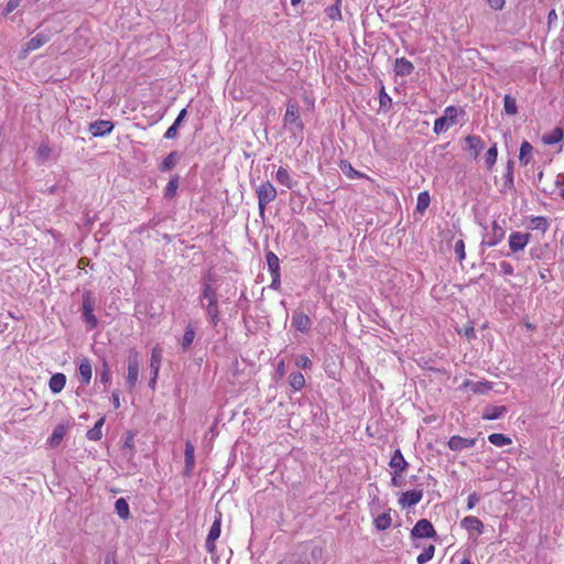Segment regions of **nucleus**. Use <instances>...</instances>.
I'll use <instances>...</instances> for the list:
<instances>
[{"label": "nucleus", "instance_id": "nucleus-36", "mask_svg": "<svg viewBox=\"0 0 564 564\" xmlns=\"http://www.w3.org/2000/svg\"><path fill=\"white\" fill-rule=\"evenodd\" d=\"M205 301L207 303L218 302L216 291L208 284L204 286L203 295H202V304L205 306Z\"/></svg>", "mask_w": 564, "mask_h": 564}, {"label": "nucleus", "instance_id": "nucleus-55", "mask_svg": "<svg viewBox=\"0 0 564 564\" xmlns=\"http://www.w3.org/2000/svg\"><path fill=\"white\" fill-rule=\"evenodd\" d=\"M489 6L495 10H500L505 6V0H488Z\"/></svg>", "mask_w": 564, "mask_h": 564}, {"label": "nucleus", "instance_id": "nucleus-17", "mask_svg": "<svg viewBox=\"0 0 564 564\" xmlns=\"http://www.w3.org/2000/svg\"><path fill=\"white\" fill-rule=\"evenodd\" d=\"M413 64L410 61L405 59L404 57L395 59L394 72L397 75L408 76L413 72Z\"/></svg>", "mask_w": 564, "mask_h": 564}, {"label": "nucleus", "instance_id": "nucleus-4", "mask_svg": "<svg viewBox=\"0 0 564 564\" xmlns=\"http://www.w3.org/2000/svg\"><path fill=\"white\" fill-rule=\"evenodd\" d=\"M285 126H294L295 129L302 130L303 123L300 119V107L296 102L289 101L286 106V112L284 116Z\"/></svg>", "mask_w": 564, "mask_h": 564}, {"label": "nucleus", "instance_id": "nucleus-23", "mask_svg": "<svg viewBox=\"0 0 564 564\" xmlns=\"http://www.w3.org/2000/svg\"><path fill=\"white\" fill-rule=\"evenodd\" d=\"M162 352H163L162 348L159 346H155L151 352L150 367H151L152 371L155 372V376L159 375V370H160L161 361H162Z\"/></svg>", "mask_w": 564, "mask_h": 564}, {"label": "nucleus", "instance_id": "nucleus-46", "mask_svg": "<svg viewBox=\"0 0 564 564\" xmlns=\"http://www.w3.org/2000/svg\"><path fill=\"white\" fill-rule=\"evenodd\" d=\"M22 0H9L4 10V14H9L13 10H15L20 4Z\"/></svg>", "mask_w": 564, "mask_h": 564}, {"label": "nucleus", "instance_id": "nucleus-49", "mask_svg": "<svg viewBox=\"0 0 564 564\" xmlns=\"http://www.w3.org/2000/svg\"><path fill=\"white\" fill-rule=\"evenodd\" d=\"M391 104V98L389 97V95L384 91V88L382 87L381 88V91H380V106L381 107H387Z\"/></svg>", "mask_w": 564, "mask_h": 564}, {"label": "nucleus", "instance_id": "nucleus-2", "mask_svg": "<svg viewBox=\"0 0 564 564\" xmlns=\"http://www.w3.org/2000/svg\"><path fill=\"white\" fill-rule=\"evenodd\" d=\"M276 189L270 182H265L258 187L257 196L259 213L262 218L264 217L265 206L273 202L276 198Z\"/></svg>", "mask_w": 564, "mask_h": 564}, {"label": "nucleus", "instance_id": "nucleus-56", "mask_svg": "<svg viewBox=\"0 0 564 564\" xmlns=\"http://www.w3.org/2000/svg\"><path fill=\"white\" fill-rule=\"evenodd\" d=\"M177 188V182L176 181H170L166 187V195H173L174 192Z\"/></svg>", "mask_w": 564, "mask_h": 564}, {"label": "nucleus", "instance_id": "nucleus-44", "mask_svg": "<svg viewBox=\"0 0 564 564\" xmlns=\"http://www.w3.org/2000/svg\"><path fill=\"white\" fill-rule=\"evenodd\" d=\"M497 155H498V152H497V148L496 145L491 147L488 151H487V154H486V164H487V167L488 169H491L494 166V164L496 163L497 161Z\"/></svg>", "mask_w": 564, "mask_h": 564}, {"label": "nucleus", "instance_id": "nucleus-12", "mask_svg": "<svg viewBox=\"0 0 564 564\" xmlns=\"http://www.w3.org/2000/svg\"><path fill=\"white\" fill-rule=\"evenodd\" d=\"M423 497L422 490H410L403 492L399 498V503L402 508L415 506Z\"/></svg>", "mask_w": 564, "mask_h": 564}, {"label": "nucleus", "instance_id": "nucleus-27", "mask_svg": "<svg viewBox=\"0 0 564 564\" xmlns=\"http://www.w3.org/2000/svg\"><path fill=\"white\" fill-rule=\"evenodd\" d=\"M66 434V427L62 424L54 427L53 433L50 438V444L52 447H56L62 442L63 437Z\"/></svg>", "mask_w": 564, "mask_h": 564}, {"label": "nucleus", "instance_id": "nucleus-8", "mask_svg": "<svg viewBox=\"0 0 564 564\" xmlns=\"http://www.w3.org/2000/svg\"><path fill=\"white\" fill-rule=\"evenodd\" d=\"M50 41V35L46 34V33H37L34 37H32L25 45L24 47L22 48L21 51V57L22 58H25L26 55L32 52V51H35L37 48H40L41 46H43L45 43H47Z\"/></svg>", "mask_w": 564, "mask_h": 564}, {"label": "nucleus", "instance_id": "nucleus-37", "mask_svg": "<svg viewBox=\"0 0 564 564\" xmlns=\"http://www.w3.org/2000/svg\"><path fill=\"white\" fill-rule=\"evenodd\" d=\"M562 138H563L562 129L555 128L549 134L543 135V142L545 144H554V143L560 142L562 140Z\"/></svg>", "mask_w": 564, "mask_h": 564}, {"label": "nucleus", "instance_id": "nucleus-10", "mask_svg": "<svg viewBox=\"0 0 564 564\" xmlns=\"http://www.w3.org/2000/svg\"><path fill=\"white\" fill-rule=\"evenodd\" d=\"M220 527H221V514L216 517V519L213 522V525L209 530V533L206 539V549L208 552H214L215 550V542L220 535Z\"/></svg>", "mask_w": 564, "mask_h": 564}, {"label": "nucleus", "instance_id": "nucleus-7", "mask_svg": "<svg viewBox=\"0 0 564 564\" xmlns=\"http://www.w3.org/2000/svg\"><path fill=\"white\" fill-rule=\"evenodd\" d=\"M279 258L272 251L267 253V264L272 275L271 286L278 289L280 285V263Z\"/></svg>", "mask_w": 564, "mask_h": 564}, {"label": "nucleus", "instance_id": "nucleus-52", "mask_svg": "<svg viewBox=\"0 0 564 564\" xmlns=\"http://www.w3.org/2000/svg\"><path fill=\"white\" fill-rule=\"evenodd\" d=\"M110 380V371H109V368L108 366L105 364L104 365V370L101 371L100 373V381L106 383Z\"/></svg>", "mask_w": 564, "mask_h": 564}, {"label": "nucleus", "instance_id": "nucleus-64", "mask_svg": "<svg viewBox=\"0 0 564 564\" xmlns=\"http://www.w3.org/2000/svg\"><path fill=\"white\" fill-rule=\"evenodd\" d=\"M391 481H392L393 486H400V482H399L397 476H393Z\"/></svg>", "mask_w": 564, "mask_h": 564}, {"label": "nucleus", "instance_id": "nucleus-22", "mask_svg": "<svg viewBox=\"0 0 564 564\" xmlns=\"http://www.w3.org/2000/svg\"><path fill=\"white\" fill-rule=\"evenodd\" d=\"M505 237V230L497 221L492 223V236L491 238L485 242L489 247H494L499 243Z\"/></svg>", "mask_w": 564, "mask_h": 564}, {"label": "nucleus", "instance_id": "nucleus-33", "mask_svg": "<svg viewBox=\"0 0 564 564\" xmlns=\"http://www.w3.org/2000/svg\"><path fill=\"white\" fill-rule=\"evenodd\" d=\"M391 516L389 512H383L375 519V527L378 530H386L391 525Z\"/></svg>", "mask_w": 564, "mask_h": 564}, {"label": "nucleus", "instance_id": "nucleus-31", "mask_svg": "<svg viewBox=\"0 0 564 564\" xmlns=\"http://www.w3.org/2000/svg\"><path fill=\"white\" fill-rule=\"evenodd\" d=\"M116 511L121 519H128L130 516L129 505L124 498H119L115 503Z\"/></svg>", "mask_w": 564, "mask_h": 564}, {"label": "nucleus", "instance_id": "nucleus-51", "mask_svg": "<svg viewBox=\"0 0 564 564\" xmlns=\"http://www.w3.org/2000/svg\"><path fill=\"white\" fill-rule=\"evenodd\" d=\"M311 364V360L306 356H300L296 360V365L302 368H308Z\"/></svg>", "mask_w": 564, "mask_h": 564}, {"label": "nucleus", "instance_id": "nucleus-32", "mask_svg": "<svg viewBox=\"0 0 564 564\" xmlns=\"http://www.w3.org/2000/svg\"><path fill=\"white\" fill-rule=\"evenodd\" d=\"M180 160V155L177 152H171L161 163V171H170L172 170L177 161Z\"/></svg>", "mask_w": 564, "mask_h": 564}, {"label": "nucleus", "instance_id": "nucleus-48", "mask_svg": "<svg viewBox=\"0 0 564 564\" xmlns=\"http://www.w3.org/2000/svg\"><path fill=\"white\" fill-rule=\"evenodd\" d=\"M479 501V496L476 492L469 495L467 500V509L471 510Z\"/></svg>", "mask_w": 564, "mask_h": 564}, {"label": "nucleus", "instance_id": "nucleus-21", "mask_svg": "<svg viewBox=\"0 0 564 564\" xmlns=\"http://www.w3.org/2000/svg\"><path fill=\"white\" fill-rule=\"evenodd\" d=\"M66 383V377L64 373H55L51 377L48 387L53 393L61 392Z\"/></svg>", "mask_w": 564, "mask_h": 564}, {"label": "nucleus", "instance_id": "nucleus-54", "mask_svg": "<svg viewBox=\"0 0 564 564\" xmlns=\"http://www.w3.org/2000/svg\"><path fill=\"white\" fill-rule=\"evenodd\" d=\"M133 445H134L133 436L131 434L127 435L124 444H123V449H128L129 452H132Z\"/></svg>", "mask_w": 564, "mask_h": 564}, {"label": "nucleus", "instance_id": "nucleus-35", "mask_svg": "<svg viewBox=\"0 0 564 564\" xmlns=\"http://www.w3.org/2000/svg\"><path fill=\"white\" fill-rule=\"evenodd\" d=\"M205 308L208 317L210 318V322L214 325H217V323L219 322V310L217 302L206 303Z\"/></svg>", "mask_w": 564, "mask_h": 564}, {"label": "nucleus", "instance_id": "nucleus-11", "mask_svg": "<svg viewBox=\"0 0 564 564\" xmlns=\"http://www.w3.org/2000/svg\"><path fill=\"white\" fill-rule=\"evenodd\" d=\"M113 129V123L108 120H98L89 124V132L94 137H102L110 133Z\"/></svg>", "mask_w": 564, "mask_h": 564}, {"label": "nucleus", "instance_id": "nucleus-47", "mask_svg": "<svg viewBox=\"0 0 564 564\" xmlns=\"http://www.w3.org/2000/svg\"><path fill=\"white\" fill-rule=\"evenodd\" d=\"M499 267L503 274H506V275L513 274V267L509 262L502 261V262H500Z\"/></svg>", "mask_w": 564, "mask_h": 564}, {"label": "nucleus", "instance_id": "nucleus-45", "mask_svg": "<svg viewBox=\"0 0 564 564\" xmlns=\"http://www.w3.org/2000/svg\"><path fill=\"white\" fill-rule=\"evenodd\" d=\"M455 253L457 254L459 261L465 259V243L463 240L456 241Z\"/></svg>", "mask_w": 564, "mask_h": 564}, {"label": "nucleus", "instance_id": "nucleus-60", "mask_svg": "<svg viewBox=\"0 0 564 564\" xmlns=\"http://www.w3.org/2000/svg\"><path fill=\"white\" fill-rule=\"evenodd\" d=\"M556 20H557V14H556L555 10H551V11L549 12V14H547V21H549V23H552V22H554V21H556Z\"/></svg>", "mask_w": 564, "mask_h": 564}, {"label": "nucleus", "instance_id": "nucleus-62", "mask_svg": "<svg viewBox=\"0 0 564 564\" xmlns=\"http://www.w3.org/2000/svg\"><path fill=\"white\" fill-rule=\"evenodd\" d=\"M39 151H40L41 155H47L50 152V149L47 147L42 145Z\"/></svg>", "mask_w": 564, "mask_h": 564}, {"label": "nucleus", "instance_id": "nucleus-13", "mask_svg": "<svg viewBox=\"0 0 564 564\" xmlns=\"http://www.w3.org/2000/svg\"><path fill=\"white\" fill-rule=\"evenodd\" d=\"M475 443H476L475 438H464V437L455 435L449 438L448 447L452 451L459 452L465 448L473 447L475 445Z\"/></svg>", "mask_w": 564, "mask_h": 564}, {"label": "nucleus", "instance_id": "nucleus-6", "mask_svg": "<svg viewBox=\"0 0 564 564\" xmlns=\"http://www.w3.org/2000/svg\"><path fill=\"white\" fill-rule=\"evenodd\" d=\"M411 535L412 538H433L436 535V531L429 520L421 519L412 529Z\"/></svg>", "mask_w": 564, "mask_h": 564}, {"label": "nucleus", "instance_id": "nucleus-18", "mask_svg": "<svg viewBox=\"0 0 564 564\" xmlns=\"http://www.w3.org/2000/svg\"><path fill=\"white\" fill-rule=\"evenodd\" d=\"M292 325L301 332H306L311 326V319L304 313H295L292 316Z\"/></svg>", "mask_w": 564, "mask_h": 564}, {"label": "nucleus", "instance_id": "nucleus-42", "mask_svg": "<svg viewBox=\"0 0 564 564\" xmlns=\"http://www.w3.org/2000/svg\"><path fill=\"white\" fill-rule=\"evenodd\" d=\"M503 107H505V111L508 113V115H516L518 112V107H517V102H516V99L512 98L511 96L509 95H506L505 96V99H503Z\"/></svg>", "mask_w": 564, "mask_h": 564}, {"label": "nucleus", "instance_id": "nucleus-53", "mask_svg": "<svg viewBox=\"0 0 564 564\" xmlns=\"http://www.w3.org/2000/svg\"><path fill=\"white\" fill-rule=\"evenodd\" d=\"M328 15L330 19H340L341 18L340 10L335 6H333L328 9Z\"/></svg>", "mask_w": 564, "mask_h": 564}, {"label": "nucleus", "instance_id": "nucleus-26", "mask_svg": "<svg viewBox=\"0 0 564 564\" xmlns=\"http://www.w3.org/2000/svg\"><path fill=\"white\" fill-rule=\"evenodd\" d=\"M507 411L506 406H487L484 410L482 417L485 420H497Z\"/></svg>", "mask_w": 564, "mask_h": 564}, {"label": "nucleus", "instance_id": "nucleus-43", "mask_svg": "<svg viewBox=\"0 0 564 564\" xmlns=\"http://www.w3.org/2000/svg\"><path fill=\"white\" fill-rule=\"evenodd\" d=\"M531 224H532L533 229L541 230L542 232H545L549 228V223H547L546 218H544L542 216L534 217L531 220Z\"/></svg>", "mask_w": 564, "mask_h": 564}, {"label": "nucleus", "instance_id": "nucleus-16", "mask_svg": "<svg viewBox=\"0 0 564 564\" xmlns=\"http://www.w3.org/2000/svg\"><path fill=\"white\" fill-rule=\"evenodd\" d=\"M467 149L477 158L485 148L484 141L478 135H467L465 139Z\"/></svg>", "mask_w": 564, "mask_h": 564}, {"label": "nucleus", "instance_id": "nucleus-41", "mask_svg": "<svg viewBox=\"0 0 564 564\" xmlns=\"http://www.w3.org/2000/svg\"><path fill=\"white\" fill-rule=\"evenodd\" d=\"M435 546L433 544L424 549V551L417 556L416 561L419 564H425L433 558Z\"/></svg>", "mask_w": 564, "mask_h": 564}, {"label": "nucleus", "instance_id": "nucleus-28", "mask_svg": "<svg viewBox=\"0 0 564 564\" xmlns=\"http://www.w3.org/2000/svg\"><path fill=\"white\" fill-rule=\"evenodd\" d=\"M105 423V417H100L94 425L93 429H90L87 432V437L90 441H99L102 437L101 427Z\"/></svg>", "mask_w": 564, "mask_h": 564}, {"label": "nucleus", "instance_id": "nucleus-58", "mask_svg": "<svg viewBox=\"0 0 564 564\" xmlns=\"http://www.w3.org/2000/svg\"><path fill=\"white\" fill-rule=\"evenodd\" d=\"M111 400L113 403V406L118 409L120 406V399H119V391L116 390L112 392Z\"/></svg>", "mask_w": 564, "mask_h": 564}, {"label": "nucleus", "instance_id": "nucleus-63", "mask_svg": "<svg viewBox=\"0 0 564 564\" xmlns=\"http://www.w3.org/2000/svg\"><path fill=\"white\" fill-rule=\"evenodd\" d=\"M278 370L280 371L281 375H283V371H284V361H281L278 366Z\"/></svg>", "mask_w": 564, "mask_h": 564}, {"label": "nucleus", "instance_id": "nucleus-29", "mask_svg": "<svg viewBox=\"0 0 564 564\" xmlns=\"http://www.w3.org/2000/svg\"><path fill=\"white\" fill-rule=\"evenodd\" d=\"M532 151H533V147L528 141H523L521 144V148H520L519 161L522 164L527 165L532 155Z\"/></svg>", "mask_w": 564, "mask_h": 564}, {"label": "nucleus", "instance_id": "nucleus-5", "mask_svg": "<svg viewBox=\"0 0 564 564\" xmlns=\"http://www.w3.org/2000/svg\"><path fill=\"white\" fill-rule=\"evenodd\" d=\"M528 232L514 231L509 236V248L512 253L523 250L530 241Z\"/></svg>", "mask_w": 564, "mask_h": 564}, {"label": "nucleus", "instance_id": "nucleus-25", "mask_svg": "<svg viewBox=\"0 0 564 564\" xmlns=\"http://www.w3.org/2000/svg\"><path fill=\"white\" fill-rule=\"evenodd\" d=\"M275 180L280 184H282L285 187H288L289 189L293 188L294 183L292 182L290 173L283 166H280L278 169L276 174H275Z\"/></svg>", "mask_w": 564, "mask_h": 564}, {"label": "nucleus", "instance_id": "nucleus-3", "mask_svg": "<svg viewBox=\"0 0 564 564\" xmlns=\"http://www.w3.org/2000/svg\"><path fill=\"white\" fill-rule=\"evenodd\" d=\"M127 383L130 389H133L138 382L139 369H140V355L135 349H131L127 357Z\"/></svg>", "mask_w": 564, "mask_h": 564}, {"label": "nucleus", "instance_id": "nucleus-15", "mask_svg": "<svg viewBox=\"0 0 564 564\" xmlns=\"http://www.w3.org/2000/svg\"><path fill=\"white\" fill-rule=\"evenodd\" d=\"M340 170L343 171V173L348 176L349 178H356V177H365L367 178V181L369 182V187L370 188H375V183L372 180H370L368 176H366L365 174L356 171L350 163L348 162H345V161H341L340 163Z\"/></svg>", "mask_w": 564, "mask_h": 564}, {"label": "nucleus", "instance_id": "nucleus-57", "mask_svg": "<svg viewBox=\"0 0 564 564\" xmlns=\"http://www.w3.org/2000/svg\"><path fill=\"white\" fill-rule=\"evenodd\" d=\"M187 115V111L186 109H182L177 116V118L175 119L174 123L175 126H181V123L183 122V120L185 119Z\"/></svg>", "mask_w": 564, "mask_h": 564}, {"label": "nucleus", "instance_id": "nucleus-50", "mask_svg": "<svg viewBox=\"0 0 564 564\" xmlns=\"http://www.w3.org/2000/svg\"><path fill=\"white\" fill-rule=\"evenodd\" d=\"M180 126H175V123H173L165 132L164 137L166 139H174L177 137V129H178Z\"/></svg>", "mask_w": 564, "mask_h": 564}, {"label": "nucleus", "instance_id": "nucleus-30", "mask_svg": "<svg viewBox=\"0 0 564 564\" xmlns=\"http://www.w3.org/2000/svg\"><path fill=\"white\" fill-rule=\"evenodd\" d=\"M79 376L85 383H88L93 376L91 365L87 359H84L79 365Z\"/></svg>", "mask_w": 564, "mask_h": 564}, {"label": "nucleus", "instance_id": "nucleus-61", "mask_svg": "<svg viewBox=\"0 0 564 564\" xmlns=\"http://www.w3.org/2000/svg\"><path fill=\"white\" fill-rule=\"evenodd\" d=\"M105 564H117L115 556L112 554H108L105 558Z\"/></svg>", "mask_w": 564, "mask_h": 564}, {"label": "nucleus", "instance_id": "nucleus-14", "mask_svg": "<svg viewBox=\"0 0 564 564\" xmlns=\"http://www.w3.org/2000/svg\"><path fill=\"white\" fill-rule=\"evenodd\" d=\"M460 524L465 530L469 532L475 531L477 534H481L484 530L482 522L478 518L471 516L464 518Z\"/></svg>", "mask_w": 564, "mask_h": 564}, {"label": "nucleus", "instance_id": "nucleus-19", "mask_svg": "<svg viewBox=\"0 0 564 564\" xmlns=\"http://www.w3.org/2000/svg\"><path fill=\"white\" fill-rule=\"evenodd\" d=\"M194 453H195L194 445L189 441H187L185 443V452H184L186 473H191L195 466V454Z\"/></svg>", "mask_w": 564, "mask_h": 564}, {"label": "nucleus", "instance_id": "nucleus-39", "mask_svg": "<svg viewBox=\"0 0 564 564\" xmlns=\"http://www.w3.org/2000/svg\"><path fill=\"white\" fill-rule=\"evenodd\" d=\"M488 440L492 445L499 446V447L509 445L511 443V440L509 437H507L506 435L500 434V433L490 434Z\"/></svg>", "mask_w": 564, "mask_h": 564}, {"label": "nucleus", "instance_id": "nucleus-59", "mask_svg": "<svg viewBox=\"0 0 564 564\" xmlns=\"http://www.w3.org/2000/svg\"><path fill=\"white\" fill-rule=\"evenodd\" d=\"M464 336L467 338L474 337V327L473 326H466L463 330Z\"/></svg>", "mask_w": 564, "mask_h": 564}, {"label": "nucleus", "instance_id": "nucleus-40", "mask_svg": "<svg viewBox=\"0 0 564 564\" xmlns=\"http://www.w3.org/2000/svg\"><path fill=\"white\" fill-rule=\"evenodd\" d=\"M467 387L470 388V390L474 392V393H480V394H484L486 393L487 391H489L491 389V384L488 383V382H467L466 383Z\"/></svg>", "mask_w": 564, "mask_h": 564}, {"label": "nucleus", "instance_id": "nucleus-38", "mask_svg": "<svg viewBox=\"0 0 564 564\" xmlns=\"http://www.w3.org/2000/svg\"><path fill=\"white\" fill-rule=\"evenodd\" d=\"M291 387L294 390H301L305 384V378L301 372H293L289 377Z\"/></svg>", "mask_w": 564, "mask_h": 564}, {"label": "nucleus", "instance_id": "nucleus-24", "mask_svg": "<svg viewBox=\"0 0 564 564\" xmlns=\"http://www.w3.org/2000/svg\"><path fill=\"white\" fill-rule=\"evenodd\" d=\"M195 328L191 324H188L185 328L183 339L181 341L183 351H187L191 348V345L195 339Z\"/></svg>", "mask_w": 564, "mask_h": 564}, {"label": "nucleus", "instance_id": "nucleus-9", "mask_svg": "<svg viewBox=\"0 0 564 564\" xmlns=\"http://www.w3.org/2000/svg\"><path fill=\"white\" fill-rule=\"evenodd\" d=\"M83 315L91 328L96 327L97 318L94 315V300L89 293H85L83 297Z\"/></svg>", "mask_w": 564, "mask_h": 564}, {"label": "nucleus", "instance_id": "nucleus-20", "mask_svg": "<svg viewBox=\"0 0 564 564\" xmlns=\"http://www.w3.org/2000/svg\"><path fill=\"white\" fill-rule=\"evenodd\" d=\"M390 466L395 470V473H402L406 469L408 463L399 449H397L392 455Z\"/></svg>", "mask_w": 564, "mask_h": 564}, {"label": "nucleus", "instance_id": "nucleus-1", "mask_svg": "<svg viewBox=\"0 0 564 564\" xmlns=\"http://www.w3.org/2000/svg\"><path fill=\"white\" fill-rule=\"evenodd\" d=\"M458 112L459 110L454 106L446 107L444 115L435 120L433 131L440 134L455 126L457 123Z\"/></svg>", "mask_w": 564, "mask_h": 564}, {"label": "nucleus", "instance_id": "nucleus-34", "mask_svg": "<svg viewBox=\"0 0 564 564\" xmlns=\"http://www.w3.org/2000/svg\"><path fill=\"white\" fill-rule=\"evenodd\" d=\"M431 197L429 192H422L417 196L416 210L423 214L430 206Z\"/></svg>", "mask_w": 564, "mask_h": 564}]
</instances>
